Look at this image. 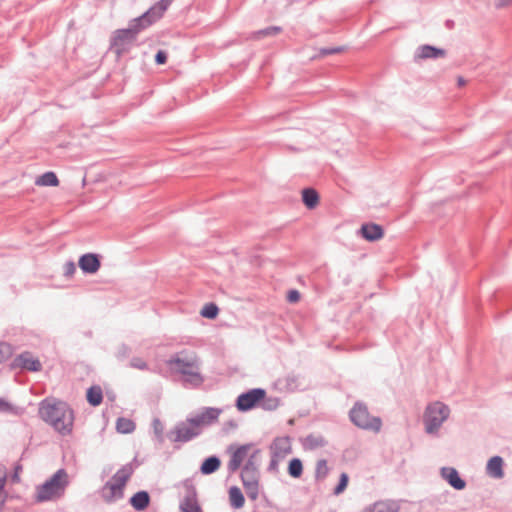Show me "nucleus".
Returning a JSON list of instances; mask_svg holds the SVG:
<instances>
[{"mask_svg": "<svg viewBox=\"0 0 512 512\" xmlns=\"http://www.w3.org/2000/svg\"><path fill=\"white\" fill-rule=\"evenodd\" d=\"M222 410L214 407H206L201 413L189 418V422L200 428L202 432L204 427L210 426L218 421Z\"/></svg>", "mask_w": 512, "mask_h": 512, "instance_id": "11", "label": "nucleus"}, {"mask_svg": "<svg viewBox=\"0 0 512 512\" xmlns=\"http://www.w3.org/2000/svg\"><path fill=\"white\" fill-rule=\"evenodd\" d=\"M326 445V440L322 436H315L313 434H309L306 436L303 442V446L305 449H316L318 447H323Z\"/></svg>", "mask_w": 512, "mask_h": 512, "instance_id": "31", "label": "nucleus"}, {"mask_svg": "<svg viewBox=\"0 0 512 512\" xmlns=\"http://www.w3.org/2000/svg\"><path fill=\"white\" fill-rule=\"evenodd\" d=\"M152 427H153V431H154V434H155L158 442L163 443L164 442V435H163L164 426H163L162 422L160 421V419L155 418L152 422Z\"/></svg>", "mask_w": 512, "mask_h": 512, "instance_id": "36", "label": "nucleus"}, {"mask_svg": "<svg viewBox=\"0 0 512 512\" xmlns=\"http://www.w3.org/2000/svg\"><path fill=\"white\" fill-rule=\"evenodd\" d=\"M171 371L184 376V383L191 387H199L204 382V378L199 372V360L194 353L186 350L172 355L166 361Z\"/></svg>", "mask_w": 512, "mask_h": 512, "instance_id": "3", "label": "nucleus"}, {"mask_svg": "<svg viewBox=\"0 0 512 512\" xmlns=\"http://www.w3.org/2000/svg\"><path fill=\"white\" fill-rule=\"evenodd\" d=\"M329 473L327 461L325 459H319L315 467V479L317 481L324 480Z\"/></svg>", "mask_w": 512, "mask_h": 512, "instance_id": "33", "label": "nucleus"}, {"mask_svg": "<svg viewBox=\"0 0 512 512\" xmlns=\"http://www.w3.org/2000/svg\"><path fill=\"white\" fill-rule=\"evenodd\" d=\"M271 455L285 458L292 453L291 439L289 436L276 437L270 445Z\"/></svg>", "mask_w": 512, "mask_h": 512, "instance_id": "14", "label": "nucleus"}, {"mask_svg": "<svg viewBox=\"0 0 512 512\" xmlns=\"http://www.w3.org/2000/svg\"><path fill=\"white\" fill-rule=\"evenodd\" d=\"M236 426L232 421L229 423V427Z\"/></svg>", "mask_w": 512, "mask_h": 512, "instance_id": "54", "label": "nucleus"}, {"mask_svg": "<svg viewBox=\"0 0 512 512\" xmlns=\"http://www.w3.org/2000/svg\"><path fill=\"white\" fill-rule=\"evenodd\" d=\"M457 84H458L459 87H462V86H464L466 84V80L463 77L459 76L457 78Z\"/></svg>", "mask_w": 512, "mask_h": 512, "instance_id": "52", "label": "nucleus"}, {"mask_svg": "<svg viewBox=\"0 0 512 512\" xmlns=\"http://www.w3.org/2000/svg\"><path fill=\"white\" fill-rule=\"evenodd\" d=\"M155 62L158 65H163L167 62V53L164 50H159L155 55Z\"/></svg>", "mask_w": 512, "mask_h": 512, "instance_id": "46", "label": "nucleus"}, {"mask_svg": "<svg viewBox=\"0 0 512 512\" xmlns=\"http://www.w3.org/2000/svg\"><path fill=\"white\" fill-rule=\"evenodd\" d=\"M486 474L493 479L504 477V460L501 456L491 457L486 465Z\"/></svg>", "mask_w": 512, "mask_h": 512, "instance_id": "18", "label": "nucleus"}, {"mask_svg": "<svg viewBox=\"0 0 512 512\" xmlns=\"http://www.w3.org/2000/svg\"><path fill=\"white\" fill-rule=\"evenodd\" d=\"M266 397V391L262 388H253L247 392L241 393L235 402L236 408L241 412L253 409L260 401Z\"/></svg>", "mask_w": 512, "mask_h": 512, "instance_id": "8", "label": "nucleus"}, {"mask_svg": "<svg viewBox=\"0 0 512 512\" xmlns=\"http://www.w3.org/2000/svg\"><path fill=\"white\" fill-rule=\"evenodd\" d=\"M259 477V471H252L246 469H242L241 471V480L243 487L245 489L247 496L252 500L257 499L259 495Z\"/></svg>", "mask_w": 512, "mask_h": 512, "instance_id": "10", "label": "nucleus"}, {"mask_svg": "<svg viewBox=\"0 0 512 512\" xmlns=\"http://www.w3.org/2000/svg\"><path fill=\"white\" fill-rule=\"evenodd\" d=\"M12 368L25 369L32 372H37L42 369V364L37 358H33L30 352H23L14 358Z\"/></svg>", "mask_w": 512, "mask_h": 512, "instance_id": "12", "label": "nucleus"}, {"mask_svg": "<svg viewBox=\"0 0 512 512\" xmlns=\"http://www.w3.org/2000/svg\"><path fill=\"white\" fill-rule=\"evenodd\" d=\"M303 473V464L299 458H293L288 464V474L293 478H300Z\"/></svg>", "mask_w": 512, "mask_h": 512, "instance_id": "32", "label": "nucleus"}, {"mask_svg": "<svg viewBox=\"0 0 512 512\" xmlns=\"http://www.w3.org/2000/svg\"><path fill=\"white\" fill-rule=\"evenodd\" d=\"M202 432L200 428L189 422V418L185 421L177 423L174 429L170 430L167 434L172 442H188L198 437Z\"/></svg>", "mask_w": 512, "mask_h": 512, "instance_id": "7", "label": "nucleus"}, {"mask_svg": "<svg viewBox=\"0 0 512 512\" xmlns=\"http://www.w3.org/2000/svg\"><path fill=\"white\" fill-rule=\"evenodd\" d=\"M446 26L449 28V29H452L453 26H454V22L452 20H447L446 21Z\"/></svg>", "mask_w": 512, "mask_h": 512, "instance_id": "53", "label": "nucleus"}, {"mask_svg": "<svg viewBox=\"0 0 512 512\" xmlns=\"http://www.w3.org/2000/svg\"><path fill=\"white\" fill-rule=\"evenodd\" d=\"M76 271V266L73 261H68L64 264L63 272L64 276L71 277Z\"/></svg>", "mask_w": 512, "mask_h": 512, "instance_id": "40", "label": "nucleus"}, {"mask_svg": "<svg viewBox=\"0 0 512 512\" xmlns=\"http://www.w3.org/2000/svg\"><path fill=\"white\" fill-rule=\"evenodd\" d=\"M286 387L290 390H294L298 387V377L295 375H288L284 378Z\"/></svg>", "mask_w": 512, "mask_h": 512, "instance_id": "39", "label": "nucleus"}, {"mask_svg": "<svg viewBox=\"0 0 512 512\" xmlns=\"http://www.w3.org/2000/svg\"><path fill=\"white\" fill-rule=\"evenodd\" d=\"M399 505L395 501H377L361 512H399Z\"/></svg>", "mask_w": 512, "mask_h": 512, "instance_id": "22", "label": "nucleus"}, {"mask_svg": "<svg viewBox=\"0 0 512 512\" xmlns=\"http://www.w3.org/2000/svg\"><path fill=\"white\" fill-rule=\"evenodd\" d=\"M78 265L84 273L94 274L100 269L101 262L97 254L86 253L79 258Z\"/></svg>", "mask_w": 512, "mask_h": 512, "instance_id": "15", "label": "nucleus"}, {"mask_svg": "<svg viewBox=\"0 0 512 512\" xmlns=\"http://www.w3.org/2000/svg\"><path fill=\"white\" fill-rule=\"evenodd\" d=\"M69 485L65 469L57 470L45 483L36 488V501L46 502L61 498Z\"/></svg>", "mask_w": 512, "mask_h": 512, "instance_id": "4", "label": "nucleus"}, {"mask_svg": "<svg viewBox=\"0 0 512 512\" xmlns=\"http://www.w3.org/2000/svg\"><path fill=\"white\" fill-rule=\"evenodd\" d=\"M5 483H6V478L0 477V492H5L4 491Z\"/></svg>", "mask_w": 512, "mask_h": 512, "instance_id": "51", "label": "nucleus"}, {"mask_svg": "<svg viewBox=\"0 0 512 512\" xmlns=\"http://www.w3.org/2000/svg\"><path fill=\"white\" fill-rule=\"evenodd\" d=\"M450 408L448 405L435 401L427 405L423 414L425 432L430 435H437L442 424L448 419Z\"/></svg>", "mask_w": 512, "mask_h": 512, "instance_id": "5", "label": "nucleus"}, {"mask_svg": "<svg viewBox=\"0 0 512 512\" xmlns=\"http://www.w3.org/2000/svg\"><path fill=\"white\" fill-rule=\"evenodd\" d=\"M441 476L456 490H463L466 487L465 480L460 477L458 471L453 467L441 468Z\"/></svg>", "mask_w": 512, "mask_h": 512, "instance_id": "17", "label": "nucleus"}, {"mask_svg": "<svg viewBox=\"0 0 512 512\" xmlns=\"http://www.w3.org/2000/svg\"><path fill=\"white\" fill-rule=\"evenodd\" d=\"M300 299V293L299 291L297 290H290L287 294V300L290 302V303H295L297 301H299Z\"/></svg>", "mask_w": 512, "mask_h": 512, "instance_id": "47", "label": "nucleus"}, {"mask_svg": "<svg viewBox=\"0 0 512 512\" xmlns=\"http://www.w3.org/2000/svg\"><path fill=\"white\" fill-rule=\"evenodd\" d=\"M446 56V50L437 48L432 45H421L418 47L417 52L415 54V60L418 59H436L440 57Z\"/></svg>", "mask_w": 512, "mask_h": 512, "instance_id": "19", "label": "nucleus"}, {"mask_svg": "<svg viewBox=\"0 0 512 512\" xmlns=\"http://www.w3.org/2000/svg\"><path fill=\"white\" fill-rule=\"evenodd\" d=\"M39 415L42 420L62 435H67L72 431L74 412L64 401L44 399L40 403Z\"/></svg>", "mask_w": 512, "mask_h": 512, "instance_id": "2", "label": "nucleus"}, {"mask_svg": "<svg viewBox=\"0 0 512 512\" xmlns=\"http://www.w3.org/2000/svg\"><path fill=\"white\" fill-rule=\"evenodd\" d=\"M124 496V491L119 488V485L108 481L102 488V498L106 503H112L117 499H121Z\"/></svg>", "mask_w": 512, "mask_h": 512, "instance_id": "20", "label": "nucleus"}, {"mask_svg": "<svg viewBox=\"0 0 512 512\" xmlns=\"http://www.w3.org/2000/svg\"><path fill=\"white\" fill-rule=\"evenodd\" d=\"M10 355V346L6 343H0V364Z\"/></svg>", "mask_w": 512, "mask_h": 512, "instance_id": "41", "label": "nucleus"}, {"mask_svg": "<svg viewBox=\"0 0 512 512\" xmlns=\"http://www.w3.org/2000/svg\"><path fill=\"white\" fill-rule=\"evenodd\" d=\"M349 476L347 473H342L339 478V482L333 490L334 495H340L347 488Z\"/></svg>", "mask_w": 512, "mask_h": 512, "instance_id": "37", "label": "nucleus"}, {"mask_svg": "<svg viewBox=\"0 0 512 512\" xmlns=\"http://www.w3.org/2000/svg\"><path fill=\"white\" fill-rule=\"evenodd\" d=\"M260 456L261 450L258 448L254 449L253 452L247 456L248 459L243 465L242 469L259 471Z\"/></svg>", "mask_w": 512, "mask_h": 512, "instance_id": "28", "label": "nucleus"}, {"mask_svg": "<svg viewBox=\"0 0 512 512\" xmlns=\"http://www.w3.org/2000/svg\"><path fill=\"white\" fill-rule=\"evenodd\" d=\"M302 201L308 209H313L319 203V194L314 188H304L302 190Z\"/></svg>", "mask_w": 512, "mask_h": 512, "instance_id": "25", "label": "nucleus"}, {"mask_svg": "<svg viewBox=\"0 0 512 512\" xmlns=\"http://www.w3.org/2000/svg\"><path fill=\"white\" fill-rule=\"evenodd\" d=\"M87 402L93 406H99L103 401V392L100 386L94 385L88 388L86 393Z\"/></svg>", "mask_w": 512, "mask_h": 512, "instance_id": "26", "label": "nucleus"}, {"mask_svg": "<svg viewBox=\"0 0 512 512\" xmlns=\"http://www.w3.org/2000/svg\"><path fill=\"white\" fill-rule=\"evenodd\" d=\"M129 502L136 511H143L150 504V495L147 491H138L130 498Z\"/></svg>", "mask_w": 512, "mask_h": 512, "instance_id": "23", "label": "nucleus"}, {"mask_svg": "<svg viewBox=\"0 0 512 512\" xmlns=\"http://www.w3.org/2000/svg\"><path fill=\"white\" fill-rule=\"evenodd\" d=\"M172 2L173 0H160L141 16L132 19L127 28L114 31L111 37L110 48L118 58L129 52L136 42L138 34L158 21Z\"/></svg>", "mask_w": 512, "mask_h": 512, "instance_id": "1", "label": "nucleus"}, {"mask_svg": "<svg viewBox=\"0 0 512 512\" xmlns=\"http://www.w3.org/2000/svg\"><path fill=\"white\" fill-rule=\"evenodd\" d=\"M283 458H280V457H275L274 455H271V460H270V463L268 465V471L270 472H275L278 470V465H279V462L280 460H282Z\"/></svg>", "mask_w": 512, "mask_h": 512, "instance_id": "45", "label": "nucleus"}, {"mask_svg": "<svg viewBox=\"0 0 512 512\" xmlns=\"http://www.w3.org/2000/svg\"><path fill=\"white\" fill-rule=\"evenodd\" d=\"M351 422L364 430L379 432L382 426V421L379 417L370 416L366 404L356 402L349 412Z\"/></svg>", "mask_w": 512, "mask_h": 512, "instance_id": "6", "label": "nucleus"}, {"mask_svg": "<svg viewBox=\"0 0 512 512\" xmlns=\"http://www.w3.org/2000/svg\"><path fill=\"white\" fill-rule=\"evenodd\" d=\"M341 51H343L342 47L322 48V49H320V53L319 54L321 56H327V55H332V54L340 53Z\"/></svg>", "mask_w": 512, "mask_h": 512, "instance_id": "44", "label": "nucleus"}, {"mask_svg": "<svg viewBox=\"0 0 512 512\" xmlns=\"http://www.w3.org/2000/svg\"><path fill=\"white\" fill-rule=\"evenodd\" d=\"M185 488V496L180 502L181 512H202L197 500V491L191 479H185L182 482Z\"/></svg>", "mask_w": 512, "mask_h": 512, "instance_id": "9", "label": "nucleus"}, {"mask_svg": "<svg viewBox=\"0 0 512 512\" xmlns=\"http://www.w3.org/2000/svg\"><path fill=\"white\" fill-rule=\"evenodd\" d=\"M12 410V405L7 402L5 399L0 398V412H10Z\"/></svg>", "mask_w": 512, "mask_h": 512, "instance_id": "48", "label": "nucleus"}, {"mask_svg": "<svg viewBox=\"0 0 512 512\" xmlns=\"http://www.w3.org/2000/svg\"><path fill=\"white\" fill-rule=\"evenodd\" d=\"M134 472V469L132 467V464H126L122 466L111 478V482L119 485V488H121L124 491V487L127 483V481L130 479Z\"/></svg>", "mask_w": 512, "mask_h": 512, "instance_id": "21", "label": "nucleus"}, {"mask_svg": "<svg viewBox=\"0 0 512 512\" xmlns=\"http://www.w3.org/2000/svg\"><path fill=\"white\" fill-rule=\"evenodd\" d=\"M35 184L39 185V186L54 187V186H58L59 180L54 172L48 171V172H45L44 174H42L41 176H39L36 179Z\"/></svg>", "mask_w": 512, "mask_h": 512, "instance_id": "29", "label": "nucleus"}, {"mask_svg": "<svg viewBox=\"0 0 512 512\" xmlns=\"http://www.w3.org/2000/svg\"><path fill=\"white\" fill-rule=\"evenodd\" d=\"M130 367L139 369V370H146L148 369L147 363L140 357H134L130 361Z\"/></svg>", "mask_w": 512, "mask_h": 512, "instance_id": "38", "label": "nucleus"}, {"mask_svg": "<svg viewBox=\"0 0 512 512\" xmlns=\"http://www.w3.org/2000/svg\"><path fill=\"white\" fill-rule=\"evenodd\" d=\"M135 428L136 425L131 419L119 417L116 421V430L122 434L132 433Z\"/></svg>", "mask_w": 512, "mask_h": 512, "instance_id": "30", "label": "nucleus"}, {"mask_svg": "<svg viewBox=\"0 0 512 512\" xmlns=\"http://www.w3.org/2000/svg\"><path fill=\"white\" fill-rule=\"evenodd\" d=\"M221 466V460L218 456L212 455L204 459L200 466V472L203 475H210L216 472Z\"/></svg>", "mask_w": 512, "mask_h": 512, "instance_id": "24", "label": "nucleus"}, {"mask_svg": "<svg viewBox=\"0 0 512 512\" xmlns=\"http://www.w3.org/2000/svg\"><path fill=\"white\" fill-rule=\"evenodd\" d=\"M282 32V28L280 26H270L261 30H258L254 33L255 38L260 39L268 36H275Z\"/></svg>", "mask_w": 512, "mask_h": 512, "instance_id": "35", "label": "nucleus"}, {"mask_svg": "<svg viewBox=\"0 0 512 512\" xmlns=\"http://www.w3.org/2000/svg\"><path fill=\"white\" fill-rule=\"evenodd\" d=\"M253 446L254 445L252 443L243 444L233 452L227 464L229 473H234L241 467L244 459L248 456V453Z\"/></svg>", "mask_w": 512, "mask_h": 512, "instance_id": "13", "label": "nucleus"}, {"mask_svg": "<svg viewBox=\"0 0 512 512\" xmlns=\"http://www.w3.org/2000/svg\"><path fill=\"white\" fill-rule=\"evenodd\" d=\"M219 313V308L214 303H207L202 308L200 314L207 319H215Z\"/></svg>", "mask_w": 512, "mask_h": 512, "instance_id": "34", "label": "nucleus"}, {"mask_svg": "<svg viewBox=\"0 0 512 512\" xmlns=\"http://www.w3.org/2000/svg\"><path fill=\"white\" fill-rule=\"evenodd\" d=\"M359 234L369 242L380 240L384 236V230L381 225L375 223H365L361 226Z\"/></svg>", "mask_w": 512, "mask_h": 512, "instance_id": "16", "label": "nucleus"}, {"mask_svg": "<svg viewBox=\"0 0 512 512\" xmlns=\"http://www.w3.org/2000/svg\"><path fill=\"white\" fill-rule=\"evenodd\" d=\"M229 500L231 506L235 509L242 508L245 503L243 493L237 486H233L229 489Z\"/></svg>", "mask_w": 512, "mask_h": 512, "instance_id": "27", "label": "nucleus"}, {"mask_svg": "<svg viewBox=\"0 0 512 512\" xmlns=\"http://www.w3.org/2000/svg\"><path fill=\"white\" fill-rule=\"evenodd\" d=\"M279 405V400L277 398H269L263 403V408L267 410H273L277 408Z\"/></svg>", "mask_w": 512, "mask_h": 512, "instance_id": "43", "label": "nucleus"}, {"mask_svg": "<svg viewBox=\"0 0 512 512\" xmlns=\"http://www.w3.org/2000/svg\"><path fill=\"white\" fill-rule=\"evenodd\" d=\"M131 353V349L125 345V344H122L119 348H118V352H117V357L118 359H125L127 358Z\"/></svg>", "mask_w": 512, "mask_h": 512, "instance_id": "42", "label": "nucleus"}, {"mask_svg": "<svg viewBox=\"0 0 512 512\" xmlns=\"http://www.w3.org/2000/svg\"><path fill=\"white\" fill-rule=\"evenodd\" d=\"M5 499H6V493L5 492H0V512L3 511L4 504H5Z\"/></svg>", "mask_w": 512, "mask_h": 512, "instance_id": "50", "label": "nucleus"}, {"mask_svg": "<svg viewBox=\"0 0 512 512\" xmlns=\"http://www.w3.org/2000/svg\"><path fill=\"white\" fill-rule=\"evenodd\" d=\"M236 426L232 421L229 423V427Z\"/></svg>", "mask_w": 512, "mask_h": 512, "instance_id": "55", "label": "nucleus"}, {"mask_svg": "<svg viewBox=\"0 0 512 512\" xmlns=\"http://www.w3.org/2000/svg\"><path fill=\"white\" fill-rule=\"evenodd\" d=\"M511 2H512V0H497L495 3V6L497 8H503V7L508 6Z\"/></svg>", "mask_w": 512, "mask_h": 512, "instance_id": "49", "label": "nucleus"}]
</instances>
